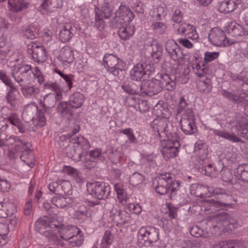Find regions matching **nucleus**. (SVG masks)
<instances>
[{
	"label": "nucleus",
	"mask_w": 248,
	"mask_h": 248,
	"mask_svg": "<svg viewBox=\"0 0 248 248\" xmlns=\"http://www.w3.org/2000/svg\"><path fill=\"white\" fill-rule=\"evenodd\" d=\"M36 230L44 235L48 240L56 244H61L60 238L69 241L74 234L79 232V228L73 225H62L59 227L55 221L44 217L38 219L35 223Z\"/></svg>",
	"instance_id": "1"
},
{
	"label": "nucleus",
	"mask_w": 248,
	"mask_h": 248,
	"mask_svg": "<svg viewBox=\"0 0 248 248\" xmlns=\"http://www.w3.org/2000/svg\"><path fill=\"white\" fill-rule=\"evenodd\" d=\"M12 75L15 81L20 86L25 83L31 84L36 80L39 84L44 81V78L38 67L31 68L28 64H18L13 65Z\"/></svg>",
	"instance_id": "2"
},
{
	"label": "nucleus",
	"mask_w": 248,
	"mask_h": 248,
	"mask_svg": "<svg viewBox=\"0 0 248 248\" xmlns=\"http://www.w3.org/2000/svg\"><path fill=\"white\" fill-rule=\"evenodd\" d=\"M159 80L152 78L148 80H143L140 86V91L148 96L157 94L161 89L172 91L175 88L176 83L168 74H161Z\"/></svg>",
	"instance_id": "3"
},
{
	"label": "nucleus",
	"mask_w": 248,
	"mask_h": 248,
	"mask_svg": "<svg viewBox=\"0 0 248 248\" xmlns=\"http://www.w3.org/2000/svg\"><path fill=\"white\" fill-rule=\"evenodd\" d=\"M16 211V206L13 202L8 201L0 202V219L7 217L4 224L0 223V227L5 232L14 230L17 225L18 219L14 215Z\"/></svg>",
	"instance_id": "4"
},
{
	"label": "nucleus",
	"mask_w": 248,
	"mask_h": 248,
	"mask_svg": "<svg viewBox=\"0 0 248 248\" xmlns=\"http://www.w3.org/2000/svg\"><path fill=\"white\" fill-rule=\"evenodd\" d=\"M180 138L176 133H170L168 139L161 142V153L166 160L175 157L179 152L180 146Z\"/></svg>",
	"instance_id": "5"
},
{
	"label": "nucleus",
	"mask_w": 248,
	"mask_h": 248,
	"mask_svg": "<svg viewBox=\"0 0 248 248\" xmlns=\"http://www.w3.org/2000/svg\"><path fill=\"white\" fill-rule=\"evenodd\" d=\"M103 65L108 72L115 76L125 70V63L121 59L112 54H107L103 58Z\"/></svg>",
	"instance_id": "6"
},
{
	"label": "nucleus",
	"mask_w": 248,
	"mask_h": 248,
	"mask_svg": "<svg viewBox=\"0 0 248 248\" xmlns=\"http://www.w3.org/2000/svg\"><path fill=\"white\" fill-rule=\"evenodd\" d=\"M158 185L155 187L156 192L160 195L167 193L169 188L173 192L180 185L179 181H173L172 175L170 173L162 174L157 180Z\"/></svg>",
	"instance_id": "7"
},
{
	"label": "nucleus",
	"mask_w": 248,
	"mask_h": 248,
	"mask_svg": "<svg viewBox=\"0 0 248 248\" xmlns=\"http://www.w3.org/2000/svg\"><path fill=\"white\" fill-rule=\"evenodd\" d=\"M159 229L152 226H144L141 227L138 231V239L141 243H148L152 244L157 242L159 239Z\"/></svg>",
	"instance_id": "8"
},
{
	"label": "nucleus",
	"mask_w": 248,
	"mask_h": 248,
	"mask_svg": "<svg viewBox=\"0 0 248 248\" xmlns=\"http://www.w3.org/2000/svg\"><path fill=\"white\" fill-rule=\"evenodd\" d=\"M154 71V68L150 64L145 63H138L130 70V75L132 80L140 81L152 74Z\"/></svg>",
	"instance_id": "9"
},
{
	"label": "nucleus",
	"mask_w": 248,
	"mask_h": 248,
	"mask_svg": "<svg viewBox=\"0 0 248 248\" xmlns=\"http://www.w3.org/2000/svg\"><path fill=\"white\" fill-rule=\"evenodd\" d=\"M180 123L181 129L186 134L191 135L196 131L194 114L191 109H186L183 114Z\"/></svg>",
	"instance_id": "10"
},
{
	"label": "nucleus",
	"mask_w": 248,
	"mask_h": 248,
	"mask_svg": "<svg viewBox=\"0 0 248 248\" xmlns=\"http://www.w3.org/2000/svg\"><path fill=\"white\" fill-rule=\"evenodd\" d=\"M208 39L213 45L217 46L224 47L232 44V41L226 38L224 31L218 28H213L210 31Z\"/></svg>",
	"instance_id": "11"
},
{
	"label": "nucleus",
	"mask_w": 248,
	"mask_h": 248,
	"mask_svg": "<svg viewBox=\"0 0 248 248\" xmlns=\"http://www.w3.org/2000/svg\"><path fill=\"white\" fill-rule=\"evenodd\" d=\"M87 191L93 197L98 199H103L107 195L106 193L110 192V187L103 183L95 182L87 184Z\"/></svg>",
	"instance_id": "12"
},
{
	"label": "nucleus",
	"mask_w": 248,
	"mask_h": 248,
	"mask_svg": "<svg viewBox=\"0 0 248 248\" xmlns=\"http://www.w3.org/2000/svg\"><path fill=\"white\" fill-rule=\"evenodd\" d=\"M28 52L31 55L33 60L41 63L47 59L46 49L40 43L32 42L28 45Z\"/></svg>",
	"instance_id": "13"
},
{
	"label": "nucleus",
	"mask_w": 248,
	"mask_h": 248,
	"mask_svg": "<svg viewBox=\"0 0 248 248\" xmlns=\"http://www.w3.org/2000/svg\"><path fill=\"white\" fill-rule=\"evenodd\" d=\"M90 156L93 161L94 159L103 161L106 157H108L112 163H116L119 160V154L116 152H112L111 149L108 150L102 154L99 149H96L90 152Z\"/></svg>",
	"instance_id": "14"
},
{
	"label": "nucleus",
	"mask_w": 248,
	"mask_h": 248,
	"mask_svg": "<svg viewBox=\"0 0 248 248\" xmlns=\"http://www.w3.org/2000/svg\"><path fill=\"white\" fill-rule=\"evenodd\" d=\"M116 17L114 21L117 24L129 23L134 18V15L131 10L124 5L120 6L116 12Z\"/></svg>",
	"instance_id": "15"
},
{
	"label": "nucleus",
	"mask_w": 248,
	"mask_h": 248,
	"mask_svg": "<svg viewBox=\"0 0 248 248\" xmlns=\"http://www.w3.org/2000/svg\"><path fill=\"white\" fill-rule=\"evenodd\" d=\"M3 141L4 144L3 146L8 147L9 152H11L13 154L17 151L27 150L28 148L27 143L15 136H10L6 140H3Z\"/></svg>",
	"instance_id": "16"
},
{
	"label": "nucleus",
	"mask_w": 248,
	"mask_h": 248,
	"mask_svg": "<svg viewBox=\"0 0 248 248\" xmlns=\"http://www.w3.org/2000/svg\"><path fill=\"white\" fill-rule=\"evenodd\" d=\"M177 33L193 40H197L199 37L195 27L186 22H183L179 25L177 29Z\"/></svg>",
	"instance_id": "17"
},
{
	"label": "nucleus",
	"mask_w": 248,
	"mask_h": 248,
	"mask_svg": "<svg viewBox=\"0 0 248 248\" xmlns=\"http://www.w3.org/2000/svg\"><path fill=\"white\" fill-rule=\"evenodd\" d=\"M110 217L117 225L125 223L130 217L124 210H121L118 205L114 206L110 211Z\"/></svg>",
	"instance_id": "18"
},
{
	"label": "nucleus",
	"mask_w": 248,
	"mask_h": 248,
	"mask_svg": "<svg viewBox=\"0 0 248 248\" xmlns=\"http://www.w3.org/2000/svg\"><path fill=\"white\" fill-rule=\"evenodd\" d=\"M232 129L234 127L235 131L238 135L248 139V123L246 119L242 118L239 121H234L231 123Z\"/></svg>",
	"instance_id": "19"
},
{
	"label": "nucleus",
	"mask_w": 248,
	"mask_h": 248,
	"mask_svg": "<svg viewBox=\"0 0 248 248\" xmlns=\"http://www.w3.org/2000/svg\"><path fill=\"white\" fill-rule=\"evenodd\" d=\"M10 88L6 96L7 102L13 108H16L20 105V95L15 86Z\"/></svg>",
	"instance_id": "20"
},
{
	"label": "nucleus",
	"mask_w": 248,
	"mask_h": 248,
	"mask_svg": "<svg viewBox=\"0 0 248 248\" xmlns=\"http://www.w3.org/2000/svg\"><path fill=\"white\" fill-rule=\"evenodd\" d=\"M241 3V0H224L219 3L218 10L220 13L224 14L231 13Z\"/></svg>",
	"instance_id": "21"
},
{
	"label": "nucleus",
	"mask_w": 248,
	"mask_h": 248,
	"mask_svg": "<svg viewBox=\"0 0 248 248\" xmlns=\"http://www.w3.org/2000/svg\"><path fill=\"white\" fill-rule=\"evenodd\" d=\"M117 27L119 28V35L124 40L129 39L135 32L134 26L129 23L117 24Z\"/></svg>",
	"instance_id": "22"
},
{
	"label": "nucleus",
	"mask_w": 248,
	"mask_h": 248,
	"mask_svg": "<svg viewBox=\"0 0 248 248\" xmlns=\"http://www.w3.org/2000/svg\"><path fill=\"white\" fill-rule=\"evenodd\" d=\"M62 5V0H43L39 9L43 13L45 12H51L55 8L61 7Z\"/></svg>",
	"instance_id": "23"
},
{
	"label": "nucleus",
	"mask_w": 248,
	"mask_h": 248,
	"mask_svg": "<svg viewBox=\"0 0 248 248\" xmlns=\"http://www.w3.org/2000/svg\"><path fill=\"white\" fill-rule=\"evenodd\" d=\"M78 199L75 201L71 197H62L56 196L51 198L52 203L58 208H63L68 204L72 206L77 205Z\"/></svg>",
	"instance_id": "24"
},
{
	"label": "nucleus",
	"mask_w": 248,
	"mask_h": 248,
	"mask_svg": "<svg viewBox=\"0 0 248 248\" xmlns=\"http://www.w3.org/2000/svg\"><path fill=\"white\" fill-rule=\"evenodd\" d=\"M37 112L38 111L37 105L35 103H32L25 107L22 116L25 121L29 122L32 119H34V116Z\"/></svg>",
	"instance_id": "25"
},
{
	"label": "nucleus",
	"mask_w": 248,
	"mask_h": 248,
	"mask_svg": "<svg viewBox=\"0 0 248 248\" xmlns=\"http://www.w3.org/2000/svg\"><path fill=\"white\" fill-rule=\"evenodd\" d=\"M114 188L119 202L122 205H125L128 202V197L124 185L121 183H117L115 184Z\"/></svg>",
	"instance_id": "26"
},
{
	"label": "nucleus",
	"mask_w": 248,
	"mask_h": 248,
	"mask_svg": "<svg viewBox=\"0 0 248 248\" xmlns=\"http://www.w3.org/2000/svg\"><path fill=\"white\" fill-rule=\"evenodd\" d=\"M56 109L60 115L68 120L73 116V111L68 102H60L58 104Z\"/></svg>",
	"instance_id": "27"
},
{
	"label": "nucleus",
	"mask_w": 248,
	"mask_h": 248,
	"mask_svg": "<svg viewBox=\"0 0 248 248\" xmlns=\"http://www.w3.org/2000/svg\"><path fill=\"white\" fill-rule=\"evenodd\" d=\"M194 152L200 159L204 161L207 157V146L202 140H198L195 144Z\"/></svg>",
	"instance_id": "28"
},
{
	"label": "nucleus",
	"mask_w": 248,
	"mask_h": 248,
	"mask_svg": "<svg viewBox=\"0 0 248 248\" xmlns=\"http://www.w3.org/2000/svg\"><path fill=\"white\" fill-rule=\"evenodd\" d=\"M170 58L179 64H185L186 60L188 59L187 56L184 55L179 48L178 46L176 49H171L167 52Z\"/></svg>",
	"instance_id": "29"
},
{
	"label": "nucleus",
	"mask_w": 248,
	"mask_h": 248,
	"mask_svg": "<svg viewBox=\"0 0 248 248\" xmlns=\"http://www.w3.org/2000/svg\"><path fill=\"white\" fill-rule=\"evenodd\" d=\"M23 96L28 98H35L40 92L39 88L35 85H25L21 89Z\"/></svg>",
	"instance_id": "30"
},
{
	"label": "nucleus",
	"mask_w": 248,
	"mask_h": 248,
	"mask_svg": "<svg viewBox=\"0 0 248 248\" xmlns=\"http://www.w3.org/2000/svg\"><path fill=\"white\" fill-rule=\"evenodd\" d=\"M208 132L211 134H214L216 136H217L219 137L224 138L227 140L231 141L232 142H238L240 141L239 139L235 135L231 134L229 132L216 130L213 128H209Z\"/></svg>",
	"instance_id": "31"
},
{
	"label": "nucleus",
	"mask_w": 248,
	"mask_h": 248,
	"mask_svg": "<svg viewBox=\"0 0 248 248\" xmlns=\"http://www.w3.org/2000/svg\"><path fill=\"white\" fill-rule=\"evenodd\" d=\"M60 58L64 64L72 63L74 60V52L69 47H65L61 49Z\"/></svg>",
	"instance_id": "32"
},
{
	"label": "nucleus",
	"mask_w": 248,
	"mask_h": 248,
	"mask_svg": "<svg viewBox=\"0 0 248 248\" xmlns=\"http://www.w3.org/2000/svg\"><path fill=\"white\" fill-rule=\"evenodd\" d=\"M57 100L54 94L48 93L45 96L43 101H40V103L45 110L48 112L49 110L55 106Z\"/></svg>",
	"instance_id": "33"
},
{
	"label": "nucleus",
	"mask_w": 248,
	"mask_h": 248,
	"mask_svg": "<svg viewBox=\"0 0 248 248\" xmlns=\"http://www.w3.org/2000/svg\"><path fill=\"white\" fill-rule=\"evenodd\" d=\"M84 97L83 94L77 92L74 93L70 97L69 105L72 108H79L83 104Z\"/></svg>",
	"instance_id": "34"
},
{
	"label": "nucleus",
	"mask_w": 248,
	"mask_h": 248,
	"mask_svg": "<svg viewBox=\"0 0 248 248\" xmlns=\"http://www.w3.org/2000/svg\"><path fill=\"white\" fill-rule=\"evenodd\" d=\"M167 126V120L166 119H156L153 121L152 124L154 130L156 131L160 136L162 133L165 132Z\"/></svg>",
	"instance_id": "35"
},
{
	"label": "nucleus",
	"mask_w": 248,
	"mask_h": 248,
	"mask_svg": "<svg viewBox=\"0 0 248 248\" xmlns=\"http://www.w3.org/2000/svg\"><path fill=\"white\" fill-rule=\"evenodd\" d=\"M151 49V55L154 59L158 60L161 57L163 48L156 40L152 41L149 49Z\"/></svg>",
	"instance_id": "36"
},
{
	"label": "nucleus",
	"mask_w": 248,
	"mask_h": 248,
	"mask_svg": "<svg viewBox=\"0 0 248 248\" xmlns=\"http://www.w3.org/2000/svg\"><path fill=\"white\" fill-rule=\"evenodd\" d=\"M235 173L238 179L248 182V164L239 165Z\"/></svg>",
	"instance_id": "37"
},
{
	"label": "nucleus",
	"mask_w": 248,
	"mask_h": 248,
	"mask_svg": "<svg viewBox=\"0 0 248 248\" xmlns=\"http://www.w3.org/2000/svg\"><path fill=\"white\" fill-rule=\"evenodd\" d=\"M25 7L24 0H8V8L13 12H18Z\"/></svg>",
	"instance_id": "38"
},
{
	"label": "nucleus",
	"mask_w": 248,
	"mask_h": 248,
	"mask_svg": "<svg viewBox=\"0 0 248 248\" xmlns=\"http://www.w3.org/2000/svg\"><path fill=\"white\" fill-rule=\"evenodd\" d=\"M201 60L200 59L194 57L190 63L196 74L199 77H202L205 73L204 69L201 66Z\"/></svg>",
	"instance_id": "39"
},
{
	"label": "nucleus",
	"mask_w": 248,
	"mask_h": 248,
	"mask_svg": "<svg viewBox=\"0 0 248 248\" xmlns=\"http://www.w3.org/2000/svg\"><path fill=\"white\" fill-rule=\"evenodd\" d=\"M84 239L83 233L79 229V232L74 234V236L70 238L68 242L72 247H79L82 244Z\"/></svg>",
	"instance_id": "40"
},
{
	"label": "nucleus",
	"mask_w": 248,
	"mask_h": 248,
	"mask_svg": "<svg viewBox=\"0 0 248 248\" xmlns=\"http://www.w3.org/2000/svg\"><path fill=\"white\" fill-rule=\"evenodd\" d=\"M227 30L228 32L233 36L241 35L243 32L242 27L234 21L229 24Z\"/></svg>",
	"instance_id": "41"
},
{
	"label": "nucleus",
	"mask_w": 248,
	"mask_h": 248,
	"mask_svg": "<svg viewBox=\"0 0 248 248\" xmlns=\"http://www.w3.org/2000/svg\"><path fill=\"white\" fill-rule=\"evenodd\" d=\"M71 29L70 25H67L60 31L59 37L62 42H67L72 38L73 34L70 31Z\"/></svg>",
	"instance_id": "42"
},
{
	"label": "nucleus",
	"mask_w": 248,
	"mask_h": 248,
	"mask_svg": "<svg viewBox=\"0 0 248 248\" xmlns=\"http://www.w3.org/2000/svg\"><path fill=\"white\" fill-rule=\"evenodd\" d=\"M151 27L155 33L159 34L163 33L167 28L166 23L160 21L153 22Z\"/></svg>",
	"instance_id": "43"
},
{
	"label": "nucleus",
	"mask_w": 248,
	"mask_h": 248,
	"mask_svg": "<svg viewBox=\"0 0 248 248\" xmlns=\"http://www.w3.org/2000/svg\"><path fill=\"white\" fill-rule=\"evenodd\" d=\"M95 26L99 30H102L105 26V22L103 20L104 17L101 13V10L99 8L95 7Z\"/></svg>",
	"instance_id": "44"
},
{
	"label": "nucleus",
	"mask_w": 248,
	"mask_h": 248,
	"mask_svg": "<svg viewBox=\"0 0 248 248\" xmlns=\"http://www.w3.org/2000/svg\"><path fill=\"white\" fill-rule=\"evenodd\" d=\"M113 241V237L109 231H106L102 239L101 248H107L110 245Z\"/></svg>",
	"instance_id": "45"
},
{
	"label": "nucleus",
	"mask_w": 248,
	"mask_h": 248,
	"mask_svg": "<svg viewBox=\"0 0 248 248\" xmlns=\"http://www.w3.org/2000/svg\"><path fill=\"white\" fill-rule=\"evenodd\" d=\"M31 121H33V124L37 126L41 127L45 125L46 121L44 113L41 111L37 112L34 116V119Z\"/></svg>",
	"instance_id": "46"
},
{
	"label": "nucleus",
	"mask_w": 248,
	"mask_h": 248,
	"mask_svg": "<svg viewBox=\"0 0 248 248\" xmlns=\"http://www.w3.org/2000/svg\"><path fill=\"white\" fill-rule=\"evenodd\" d=\"M143 179L144 177L139 172H134L130 176L129 182L131 185L136 186L141 184Z\"/></svg>",
	"instance_id": "47"
},
{
	"label": "nucleus",
	"mask_w": 248,
	"mask_h": 248,
	"mask_svg": "<svg viewBox=\"0 0 248 248\" xmlns=\"http://www.w3.org/2000/svg\"><path fill=\"white\" fill-rule=\"evenodd\" d=\"M101 13L105 18H108L113 11L112 7L108 2H105L101 7Z\"/></svg>",
	"instance_id": "48"
},
{
	"label": "nucleus",
	"mask_w": 248,
	"mask_h": 248,
	"mask_svg": "<svg viewBox=\"0 0 248 248\" xmlns=\"http://www.w3.org/2000/svg\"><path fill=\"white\" fill-rule=\"evenodd\" d=\"M75 217L78 219H85L87 216V208L84 205H80L75 211Z\"/></svg>",
	"instance_id": "49"
},
{
	"label": "nucleus",
	"mask_w": 248,
	"mask_h": 248,
	"mask_svg": "<svg viewBox=\"0 0 248 248\" xmlns=\"http://www.w3.org/2000/svg\"><path fill=\"white\" fill-rule=\"evenodd\" d=\"M71 142L73 144H76L82 147H88L89 142L88 140L82 136H78L77 138L72 139Z\"/></svg>",
	"instance_id": "50"
},
{
	"label": "nucleus",
	"mask_w": 248,
	"mask_h": 248,
	"mask_svg": "<svg viewBox=\"0 0 248 248\" xmlns=\"http://www.w3.org/2000/svg\"><path fill=\"white\" fill-rule=\"evenodd\" d=\"M125 103L127 106L133 108L135 111H141L138 100L135 97L132 96L128 97L126 99Z\"/></svg>",
	"instance_id": "51"
},
{
	"label": "nucleus",
	"mask_w": 248,
	"mask_h": 248,
	"mask_svg": "<svg viewBox=\"0 0 248 248\" xmlns=\"http://www.w3.org/2000/svg\"><path fill=\"white\" fill-rule=\"evenodd\" d=\"M50 89L55 93V98L59 100L62 99V89L60 86L57 83H53L50 85Z\"/></svg>",
	"instance_id": "52"
},
{
	"label": "nucleus",
	"mask_w": 248,
	"mask_h": 248,
	"mask_svg": "<svg viewBox=\"0 0 248 248\" xmlns=\"http://www.w3.org/2000/svg\"><path fill=\"white\" fill-rule=\"evenodd\" d=\"M219 55L218 52L206 51L204 54V62L205 63L211 62L217 59Z\"/></svg>",
	"instance_id": "53"
},
{
	"label": "nucleus",
	"mask_w": 248,
	"mask_h": 248,
	"mask_svg": "<svg viewBox=\"0 0 248 248\" xmlns=\"http://www.w3.org/2000/svg\"><path fill=\"white\" fill-rule=\"evenodd\" d=\"M9 121L13 125L18 127L20 132H24V130L21 126V122L16 114H12L9 117Z\"/></svg>",
	"instance_id": "54"
},
{
	"label": "nucleus",
	"mask_w": 248,
	"mask_h": 248,
	"mask_svg": "<svg viewBox=\"0 0 248 248\" xmlns=\"http://www.w3.org/2000/svg\"><path fill=\"white\" fill-rule=\"evenodd\" d=\"M156 156L154 154H146L143 155L141 158V162L146 163L148 162L150 166H154L155 163V158Z\"/></svg>",
	"instance_id": "55"
},
{
	"label": "nucleus",
	"mask_w": 248,
	"mask_h": 248,
	"mask_svg": "<svg viewBox=\"0 0 248 248\" xmlns=\"http://www.w3.org/2000/svg\"><path fill=\"white\" fill-rule=\"evenodd\" d=\"M122 89L124 91L129 94H137L139 92L137 90L136 86L131 83L130 84H124L122 86Z\"/></svg>",
	"instance_id": "56"
},
{
	"label": "nucleus",
	"mask_w": 248,
	"mask_h": 248,
	"mask_svg": "<svg viewBox=\"0 0 248 248\" xmlns=\"http://www.w3.org/2000/svg\"><path fill=\"white\" fill-rule=\"evenodd\" d=\"M62 188L65 194L70 195L72 194V185L71 183L66 180H62L61 181Z\"/></svg>",
	"instance_id": "57"
},
{
	"label": "nucleus",
	"mask_w": 248,
	"mask_h": 248,
	"mask_svg": "<svg viewBox=\"0 0 248 248\" xmlns=\"http://www.w3.org/2000/svg\"><path fill=\"white\" fill-rule=\"evenodd\" d=\"M120 133L126 135L129 141L131 143L135 142L136 139L134 135L133 132L131 129L126 128L125 129H120Z\"/></svg>",
	"instance_id": "58"
},
{
	"label": "nucleus",
	"mask_w": 248,
	"mask_h": 248,
	"mask_svg": "<svg viewBox=\"0 0 248 248\" xmlns=\"http://www.w3.org/2000/svg\"><path fill=\"white\" fill-rule=\"evenodd\" d=\"M127 209L131 213L138 215L141 211L140 206L138 204L130 203L127 205Z\"/></svg>",
	"instance_id": "59"
},
{
	"label": "nucleus",
	"mask_w": 248,
	"mask_h": 248,
	"mask_svg": "<svg viewBox=\"0 0 248 248\" xmlns=\"http://www.w3.org/2000/svg\"><path fill=\"white\" fill-rule=\"evenodd\" d=\"M0 79L5 85L9 87L14 86L11 79L7 76L6 73L3 71H0Z\"/></svg>",
	"instance_id": "60"
},
{
	"label": "nucleus",
	"mask_w": 248,
	"mask_h": 248,
	"mask_svg": "<svg viewBox=\"0 0 248 248\" xmlns=\"http://www.w3.org/2000/svg\"><path fill=\"white\" fill-rule=\"evenodd\" d=\"M9 25V23L6 19L0 17V36L3 35L5 31L8 28Z\"/></svg>",
	"instance_id": "61"
},
{
	"label": "nucleus",
	"mask_w": 248,
	"mask_h": 248,
	"mask_svg": "<svg viewBox=\"0 0 248 248\" xmlns=\"http://www.w3.org/2000/svg\"><path fill=\"white\" fill-rule=\"evenodd\" d=\"M154 12L156 13L157 17L160 19L161 16H164L167 14L165 6L164 4L159 5L156 9L154 10Z\"/></svg>",
	"instance_id": "62"
},
{
	"label": "nucleus",
	"mask_w": 248,
	"mask_h": 248,
	"mask_svg": "<svg viewBox=\"0 0 248 248\" xmlns=\"http://www.w3.org/2000/svg\"><path fill=\"white\" fill-rule=\"evenodd\" d=\"M183 13L180 9H176L172 15V19L176 23H180L183 19Z\"/></svg>",
	"instance_id": "63"
},
{
	"label": "nucleus",
	"mask_w": 248,
	"mask_h": 248,
	"mask_svg": "<svg viewBox=\"0 0 248 248\" xmlns=\"http://www.w3.org/2000/svg\"><path fill=\"white\" fill-rule=\"evenodd\" d=\"M10 187V183L7 180L0 179V187L1 191L3 192L7 191Z\"/></svg>",
	"instance_id": "64"
}]
</instances>
